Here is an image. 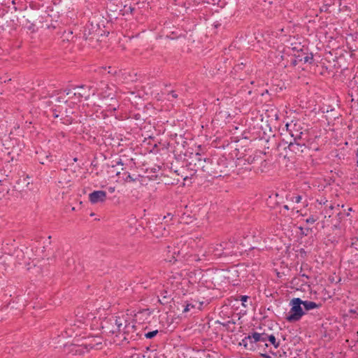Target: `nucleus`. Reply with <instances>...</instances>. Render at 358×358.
<instances>
[{
  "label": "nucleus",
  "instance_id": "nucleus-48",
  "mask_svg": "<svg viewBox=\"0 0 358 358\" xmlns=\"http://www.w3.org/2000/svg\"><path fill=\"white\" fill-rule=\"evenodd\" d=\"M348 210H349V212H351L352 208H350L348 209Z\"/></svg>",
  "mask_w": 358,
  "mask_h": 358
},
{
  "label": "nucleus",
  "instance_id": "nucleus-3",
  "mask_svg": "<svg viewBox=\"0 0 358 358\" xmlns=\"http://www.w3.org/2000/svg\"><path fill=\"white\" fill-rule=\"evenodd\" d=\"M192 162H194V166L199 169L202 170L203 172L206 173L209 176H213L214 177H217L216 174L217 171H210V168L208 167V165H213V160L210 158H202L201 155L199 153H196L194 157L192 158ZM218 176H221V174H219Z\"/></svg>",
  "mask_w": 358,
  "mask_h": 358
},
{
  "label": "nucleus",
  "instance_id": "nucleus-18",
  "mask_svg": "<svg viewBox=\"0 0 358 358\" xmlns=\"http://www.w3.org/2000/svg\"><path fill=\"white\" fill-rule=\"evenodd\" d=\"M303 132L302 131H299V133H296L294 134H291V136L293 138L292 142H305L306 139L303 137Z\"/></svg>",
  "mask_w": 358,
  "mask_h": 358
},
{
  "label": "nucleus",
  "instance_id": "nucleus-30",
  "mask_svg": "<svg viewBox=\"0 0 358 358\" xmlns=\"http://www.w3.org/2000/svg\"><path fill=\"white\" fill-rule=\"evenodd\" d=\"M134 10H135V8H133V7H131V6H129L128 8H127V6H124V11H125L126 13H127V12H129H129H130V13H133V11H134Z\"/></svg>",
  "mask_w": 358,
  "mask_h": 358
},
{
  "label": "nucleus",
  "instance_id": "nucleus-22",
  "mask_svg": "<svg viewBox=\"0 0 358 358\" xmlns=\"http://www.w3.org/2000/svg\"><path fill=\"white\" fill-rule=\"evenodd\" d=\"M331 6V3H324L322 7L321 8V11H324L325 13H330L329 11V7Z\"/></svg>",
  "mask_w": 358,
  "mask_h": 358
},
{
  "label": "nucleus",
  "instance_id": "nucleus-25",
  "mask_svg": "<svg viewBox=\"0 0 358 358\" xmlns=\"http://www.w3.org/2000/svg\"><path fill=\"white\" fill-rule=\"evenodd\" d=\"M317 217H315L313 215H312L306 220V222L307 224H313L317 221Z\"/></svg>",
  "mask_w": 358,
  "mask_h": 358
},
{
  "label": "nucleus",
  "instance_id": "nucleus-20",
  "mask_svg": "<svg viewBox=\"0 0 358 358\" xmlns=\"http://www.w3.org/2000/svg\"><path fill=\"white\" fill-rule=\"evenodd\" d=\"M267 162L266 161V164L262 162H259V165H257L255 169H257V171H260L261 172H263L264 169L266 168L267 166Z\"/></svg>",
  "mask_w": 358,
  "mask_h": 358
},
{
  "label": "nucleus",
  "instance_id": "nucleus-47",
  "mask_svg": "<svg viewBox=\"0 0 358 358\" xmlns=\"http://www.w3.org/2000/svg\"><path fill=\"white\" fill-rule=\"evenodd\" d=\"M80 323H81V324H84V323H85L84 320H80Z\"/></svg>",
  "mask_w": 358,
  "mask_h": 358
},
{
  "label": "nucleus",
  "instance_id": "nucleus-26",
  "mask_svg": "<svg viewBox=\"0 0 358 358\" xmlns=\"http://www.w3.org/2000/svg\"><path fill=\"white\" fill-rule=\"evenodd\" d=\"M136 178H133L129 173L127 174V177L124 178V181L127 182H135Z\"/></svg>",
  "mask_w": 358,
  "mask_h": 358
},
{
  "label": "nucleus",
  "instance_id": "nucleus-43",
  "mask_svg": "<svg viewBox=\"0 0 358 358\" xmlns=\"http://www.w3.org/2000/svg\"><path fill=\"white\" fill-rule=\"evenodd\" d=\"M117 164H121V165H122V164H123V163L122 162V161H121V160H120L119 162H117Z\"/></svg>",
  "mask_w": 358,
  "mask_h": 358
},
{
  "label": "nucleus",
  "instance_id": "nucleus-32",
  "mask_svg": "<svg viewBox=\"0 0 358 358\" xmlns=\"http://www.w3.org/2000/svg\"><path fill=\"white\" fill-rule=\"evenodd\" d=\"M94 348V345L92 344L85 345V348L87 349V351H89L90 349H92Z\"/></svg>",
  "mask_w": 358,
  "mask_h": 358
},
{
  "label": "nucleus",
  "instance_id": "nucleus-44",
  "mask_svg": "<svg viewBox=\"0 0 358 358\" xmlns=\"http://www.w3.org/2000/svg\"><path fill=\"white\" fill-rule=\"evenodd\" d=\"M170 216H171V214H170V213H169V214L167 215V216H164V219H166L168 217H170Z\"/></svg>",
  "mask_w": 358,
  "mask_h": 358
},
{
  "label": "nucleus",
  "instance_id": "nucleus-29",
  "mask_svg": "<svg viewBox=\"0 0 358 358\" xmlns=\"http://www.w3.org/2000/svg\"><path fill=\"white\" fill-rule=\"evenodd\" d=\"M168 96H171L172 98L176 99L178 95L176 91L171 90L168 93Z\"/></svg>",
  "mask_w": 358,
  "mask_h": 358
},
{
  "label": "nucleus",
  "instance_id": "nucleus-42",
  "mask_svg": "<svg viewBox=\"0 0 358 358\" xmlns=\"http://www.w3.org/2000/svg\"><path fill=\"white\" fill-rule=\"evenodd\" d=\"M108 73H111V74H113V75H114V74H115V73H116V71H115V72H112V70H110V71H108Z\"/></svg>",
  "mask_w": 358,
  "mask_h": 358
},
{
  "label": "nucleus",
  "instance_id": "nucleus-46",
  "mask_svg": "<svg viewBox=\"0 0 358 358\" xmlns=\"http://www.w3.org/2000/svg\"><path fill=\"white\" fill-rule=\"evenodd\" d=\"M45 103H46V104H48V106H50V101H46Z\"/></svg>",
  "mask_w": 358,
  "mask_h": 358
},
{
  "label": "nucleus",
  "instance_id": "nucleus-5",
  "mask_svg": "<svg viewBox=\"0 0 358 358\" xmlns=\"http://www.w3.org/2000/svg\"><path fill=\"white\" fill-rule=\"evenodd\" d=\"M103 30L99 28L98 24L94 25L93 23H90L87 24L85 27L83 37L86 41H89V45H92L93 48L95 47L94 44V41L98 42L99 41V37L101 36Z\"/></svg>",
  "mask_w": 358,
  "mask_h": 358
},
{
  "label": "nucleus",
  "instance_id": "nucleus-35",
  "mask_svg": "<svg viewBox=\"0 0 358 358\" xmlns=\"http://www.w3.org/2000/svg\"><path fill=\"white\" fill-rule=\"evenodd\" d=\"M271 344L269 343V342H266V345L265 347V350H268L270 348L272 349V348L271 347Z\"/></svg>",
  "mask_w": 358,
  "mask_h": 358
},
{
  "label": "nucleus",
  "instance_id": "nucleus-41",
  "mask_svg": "<svg viewBox=\"0 0 358 358\" xmlns=\"http://www.w3.org/2000/svg\"><path fill=\"white\" fill-rule=\"evenodd\" d=\"M108 73H111V74H113V75H114V74H115V73H116V71H115V72H112V70H110V71H108Z\"/></svg>",
  "mask_w": 358,
  "mask_h": 358
},
{
  "label": "nucleus",
  "instance_id": "nucleus-14",
  "mask_svg": "<svg viewBox=\"0 0 358 358\" xmlns=\"http://www.w3.org/2000/svg\"><path fill=\"white\" fill-rule=\"evenodd\" d=\"M36 153L38 155V159L41 164H45V161H48L50 162L52 161V155L49 152L41 151L40 152H37Z\"/></svg>",
  "mask_w": 358,
  "mask_h": 358
},
{
  "label": "nucleus",
  "instance_id": "nucleus-33",
  "mask_svg": "<svg viewBox=\"0 0 358 358\" xmlns=\"http://www.w3.org/2000/svg\"><path fill=\"white\" fill-rule=\"evenodd\" d=\"M52 112H53V115H53V117H54L55 118H56V117H59V115L57 114V110L56 109H53V110H52Z\"/></svg>",
  "mask_w": 358,
  "mask_h": 358
},
{
  "label": "nucleus",
  "instance_id": "nucleus-34",
  "mask_svg": "<svg viewBox=\"0 0 358 358\" xmlns=\"http://www.w3.org/2000/svg\"><path fill=\"white\" fill-rule=\"evenodd\" d=\"M349 313L350 314H355V315H358V313L357 312V310L355 309H350L349 310Z\"/></svg>",
  "mask_w": 358,
  "mask_h": 358
},
{
  "label": "nucleus",
  "instance_id": "nucleus-21",
  "mask_svg": "<svg viewBox=\"0 0 358 358\" xmlns=\"http://www.w3.org/2000/svg\"><path fill=\"white\" fill-rule=\"evenodd\" d=\"M158 334V330H155L152 331H149L145 334V337L148 339H151L154 338Z\"/></svg>",
  "mask_w": 358,
  "mask_h": 358
},
{
  "label": "nucleus",
  "instance_id": "nucleus-19",
  "mask_svg": "<svg viewBox=\"0 0 358 358\" xmlns=\"http://www.w3.org/2000/svg\"><path fill=\"white\" fill-rule=\"evenodd\" d=\"M248 296H245V295H240V296H237L236 298L235 299L236 301H242V305L244 306V307H247V305L245 303L247 300L248 299Z\"/></svg>",
  "mask_w": 358,
  "mask_h": 358
},
{
  "label": "nucleus",
  "instance_id": "nucleus-16",
  "mask_svg": "<svg viewBox=\"0 0 358 358\" xmlns=\"http://www.w3.org/2000/svg\"><path fill=\"white\" fill-rule=\"evenodd\" d=\"M286 127L287 131H289L290 135L294 134L296 132L299 133L301 131L302 128L301 127L300 124H298L296 123H290V124H286Z\"/></svg>",
  "mask_w": 358,
  "mask_h": 358
},
{
  "label": "nucleus",
  "instance_id": "nucleus-49",
  "mask_svg": "<svg viewBox=\"0 0 358 358\" xmlns=\"http://www.w3.org/2000/svg\"><path fill=\"white\" fill-rule=\"evenodd\" d=\"M306 230L308 232L310 230V229L307 228Z\"/></svg>",
  "mask_w": 358,
  "mask_h": 358
},
{
  "label": "nucleus",
  "instance_id": "nucleus-12",
  "mask_svg": "<svg viewBox=\"0 0 358 358\" xmlns=\"http://www.w3.org/2000/svg\"><path fill=\"white\" fill-rule=\"evenodd\" d=\"M114 322L116 326V330H111L110 331L113 334H115V332L119 334L122 333L124 331V325H126L127 320L123 317H115Z\"/></svg>",
  "mask_w": 358,
  "mask_h": 358
},
{
  "label": "nucleus",
  "instance_id": "nucleus-40",
  "mask_svg": "<svg viewBox=\"0 0 358 358\" xmlns=\"http://www.w3.org/2000/svg\"><path fill=\"white\" fill-rule=\"evenodd\" d=\"M301 276H302L303 278H306V279H308V278H309V277H308L307 275H306V274H302V275H301Z\"/></svg>",
  "mask_w": 358,
  "mask_h": 358
},
{
  "label": "nucleus",
  "instance_id": "nucleus-4",
  "mask_svg": "<svg viewBox=\"0 0 358 358\" xmlns=\"http://www.w3.org/2000/svg\"><path fill=\"white\" fill-rule=\"evenodd\" d=\"M66 95L69 99H73L74 102H80L82 99H87L90 97V87L85 85L76 86L73 89L65 90Z\"/></svg>",
  "mask_w": 358,
  "mask_h": 358
},
{
  "label": "nucleus",
  "instance_id": "nucleus-24",
  "mask_svg": "<svg viewBox=\"0 0 358 358\" xmlns=\"http://www.w3.org/2000/svg\"><path fill=\"white\" fill-rule=\"evenodd\" d=\"M56 101L58 103H67L68 100L65 99L64 94H63L57 97Z\"/></svg>",
  "mask_w": 358,
  "mask_h": 358
},
{
  "label": "nucleus",
  "instance_id": "nucleus-2",
  "mask_svg": "<svg viewBox=\"0 0 358 358\" xmlns=\"http://www.w3.org/2000/svg\"><path fill=\"white\" fill-rule=\"evenodd\" d=\"M302 299L300 298H293L289 301L291 307L289 313L286 315L285 320L289 322H296L299 321L306 314L302 308Z\"/></svg>",
  "mask_w": 358,
  "mask_h": 358
},
{
  "label": "nucleus",
  "instance_id": "nucleus-31",
  "mask_svg": "<svg viewBox=\"0 0 358 358\" xmlns=\"http://www.w3.org/2000/svg\"><path fill=\"white\" fill-rule=\"evenodd\" d=\"M73 331V330H72V329H66L65 333L67 334L68 336H72Z\"/></svg>",
  "mask_w": 358,
  "mask_h": 358
},
{
  "label": "nucleus",
  "instance_id": "nucleus-45",
  "mask_svg": "<svg viewBox=\"0 0 358 358\" xmlns=\"http://www.w3.org/2000/svg\"><path fill=\"white\" fill-rule=\"evenodd\" d=\"M302 234H304V235H306V236H307V235H308V233H307V232H306V233H305V231H302Z\"/></svg>",
  "mask_w": 358,
  "mask_h": 358
},
{
  "label": "nucleus",
  "instance_id": "nucleus-6",
  "mask_svg": "<svg viewBox=\"0 0 358 358\" xmlns=\"http://www.w3.org/2000/svg\"><path fill=\"white\" fill-rule=\"evenodd\" d=\"M295 59L292 62L293 66L297 65L299 62H303L304 64H313L314 62L313 55L312 53H306L302 49L297 50L294 54Z\"/></svg>",
  "mask_w": 358,
  "mask_h": 358
},
{
  "label": "nucleus",
  "instance_id": "nucleus-23",
  "mask_svg": "<svg viewBox=\"0 0 358 358\" xmlns=\"http://www.w3.org/2000/svg\"><path fill=\"white\" fill-rule=\"evenodd\" d=\"M301 199L302 196L301 195L293 196L291 198V201L296 203H300Z\"/></svg>",
  "mask_w": 358,
  "mask_h": 358
},
{
  "label": "nucleus",
  "instance_id": "nucleus-27",
  "mask_svg": "<svg viewBox=\"0 0 358 358\" xmlns=\"http://www.w3.org/2000/svg\"><path fill=\"white\" fill-rule=\"evenodd\" d=\"M194 307H195L194 305H193V304H192L190 303H187L186 306H185V308L183 310V312L184 313H187V312L189 311L191 308H193Z\"/></svg>",
  "mask_w": 358,
  "mask_h": 358
},
{
  "label": "nucleus",
  "instance_id": "nucleus-28",
  "mask_svg": "<svg viewBox=\"0 0 358 358\" xmlns=\"http://www.w3.org/2000/svg\"><path fill=\"white\" fill-rule=\"evenodd\" d=\"M187 166L188 167L189 169L194 171V173H196L197 171V169L194 166V162H192V160H191V162H189L187 164Z\"/></svg>",
  "mask_w": 358,
  "mask_h": 358
},
{
  "label": "nucleus",
  "instance_id": "nucleus-10",
  "mask_svg": "<svg viewBox=\"0 0 358 358\" xmlns=\"http://www.w3.org/2000/svg\"><path fill=\"white\" fill-rule=\"evenodd\" d=\"M224 245V249L225 251V257L236 255L237 251L234 250L235 243L236 241L235 238H230L228 241L222 242Z\"/></svg>",
  "mask_w": 358,
  "mask_h": 358
},
{
  "label": "nucleus",
  "instance_id": "nucleus-11",
  "mask_svg": "<svg viewBox=\"0 0 358 358\" xmlns=\"http://www.w3.org/2000/svg\"><path fill=\"white\" fill-rule=\"evenodd\" d=\"M209 252L217 257H225V251L222 243L213 244L209 248Z\"/></svg>",
  "mask_w": 358,
  "mask_h": 358
},
{
  "label": "nucleus",
  "instance_id": "nucleus-13",
  "mask_svg": "<svg viewBox=\"0 0 358 358\" xmlns=\"http://www.w3.org/2000/svg\"><path fill=\"white\" fill-rule=\"evenodd\" d=\"M136 325L127 321L126 325H124V331L122 332V334L124 335L123 340H127L134 337L133 335L129 336V334H134L136 331Z\"/></svg>",
  "mask_w": 358,
  "mask_h": 358
},
{
  "label": "nucleus",
  "instance_id": "nucleus-8",
  "mask_svg": "<svg viewBox=\"0 0 358 358\" xmlns=\"http://www.w3.org/2000/svg\"><path fill=\"white\" fill-rule=\"evenodd\" d=\"M265 157V153H263L262 152H255L253 155L248 156L245 161L249 164H252V168L255 169V167L259 165V162H262L266 164V159Z\"/></svg>",
  "mask_w": 358,
  "mask_h": 358
},
{
  "label": "nucleus",
  "instance_id": "nucleus-17",
  "mask_svg": "<svg viewBox=\"0 0 358 358\" xmlns=\"http://www.w3.org/2000/svg\"><path fill=\"white\" fill-rule=\"evenodd\" d=\"M266 342L273 345L275 349H277L280 346V341H277L275 336L273 334L268 335L266 334Z\"/></svg>",
  "mask_w": 358,
  "mask_h": 358
},
{
  "label": "nucleus",
  "instance_id": "nucleus-7",
  "mask_svg": "<svg viewBox=\"0 0 358 358\" xmlns=\"http://www.w3.org/2000/svg\"><path fill=\"white\" fill-rule=\"evenodd\" d=\"M107 199V193L103 190H95L89 194V201L92 204L104 203Z\"/></svg>",
  "mask_w": 358,
  "mask_h": 358
},
{
  "label": "nucleus",
  "instance_id": "nucleus-39",
  "mask_svg": "<svg viewBox=\"0 0 358 358\" xmlns=\"http://www.w3.org/2000/svg\"><path fill=\"white\" fill-rule=\"evenodd\" d=\"M283 208L285 209V210H289V206L287 205H284L283 206Z\"/></svg>",
  "mask_w": 358,
  "mask_h": 358
},
{
  "label": "nucleus",
  "instance_id": "nucleus-36",
  "mask_svg": "<svg viewBox=\"0 0 358 358\" xmlns=\"http://www.w3.org/2000/svg\"><path fill=\"white\" fill-rule=\"evenodd\" d=\"M356 158H357V165L358 166V150H357V152H356Z\"/></svg>",
  "mask_w": 358,
  "mask_h": 358
},
{
  "label": "nucleus",
  "instance_id": "nucleus-15",
  "mask_svg": "<svg viewBox=\"0 0 358 358\" xmlns=\"http://www.w3.org/2000/svg\"><path fill=\"white\" fill-rule=\"evenodd\" d=\"M302 305L303 306L304 311H308L315 308H318L321 306L320 303H317L310 301H303Z\"/></svg>",
  "mask_w": 358,
  "mask_h": 358
},
{
  "label": "nucleus",
  "instance_id": "nucleus-38",
  "mask_svg": "<svg viewBox=\"0 0 358 358\" xmlns=\"http://www.w3.org/2000/svg\"><path fill=\"white\" fill-rule=\"evenodd\" d=\"M109 189V191H110V192H114V190H115V187H109V189Z\"/></svg>",
  "mask_w": 358,
  "mask_h": 358
},
{
  "label": "nucleus",
  "instance_id": "nucleus-1",
  "mask_svg": "<svg viewBox=\"0 0 358 358\" xmlns=\"http://www.w3.org/2000/svg\"><path fill=\"white\" fill-rule=\"evenodd\" d=\"M266 334L252 331L242 339L239 345L243 346L245 350L259 352V355L264 358H271L268 353L275 355L272 349L265 350L266 345Z\"/></svg>",
  "mask_w": 358,
  "mask_h": 358
},
{
  "label": "nucleus",
  "instance_id": "nucleus-37",
  "mask_svg": "<svg viewBox=\"0 0 358 358\" xmlns=\"http://www.w3.org/2000/svg\"><path fill=\"white\" fill-rule=\"evenodd\" d=\"M297 279H298V278H294V279L292 280V283H293V284H295V285H298V282H296V280H297Z\"/></svg>",
  "mask_w": 358,
  "mask_h": 358
},
{
  "label": "nucleus",
  "instance_id": "nucleus-9",
  "mask_svg": "<svg viewBox=\"0 0 358 358\" xmlns=\"http://www.w3.org/2000/svg\"><path fill=\"white\" fill-rule=\"evenodd\" d=\"M288 149L296 155H301L307 149V146L305 142L290 141L288 145Z\"/></svg>",
  "mask_w": 358,
  "mask_h": 358
}]
</instances>
